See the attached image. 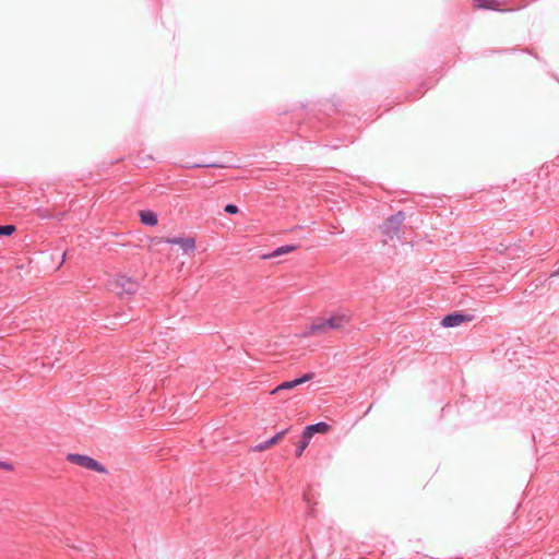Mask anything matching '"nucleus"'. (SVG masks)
<instances>
[{"mask_svg": "<svg viewBox=\"0 0 559 559\" xmlns=\"http://www.w3.org/2000/svg\"><path fill=\"white\" fill-rule=\"evenodd\" d=\"M66 459L68 462L84 467L86 469L103 474L107 473V468L103 464H100L98 461L94 460L88 455L69 453Z\"/></svg>", "mask_w": 559, "mask_h": 559, "instance_id": "4", "label": "nucleus"}, {"mask_svg": "<svg viewBox=\"0 0 559 559\" xmlns=\"http://www.w3.org/2000/svg\"><path fill=\"white\" fill-rule=\"evenodd\" d=\"M417 98H418L417 94H409V95H406V97H405L406 100H414Z\"/></svg>", "mask_w": 559, "mask_h": 559, "instance_id": "20", "label": "nucleus"}, {"mask_svg": "<svg viewBox=\"0 0 559 559\" xmlns=\"http://www.w3.org/2000/svg\"><path fill=\"white\" fill-rule=\"evenodd\" d=\"M405 213L403 211H399L395 214L389 216L383 224L380 226L381 233L386 237L384 242L388 239L392 240L395 237L401 238L402 226L405 221Z\"/></svg>", "mask_w": 559, "mask_h": 559, "instance_id": "3", "label": "nucleus"}, {"mask_svg": "<svg viewBox=\"0 0 559 559\" xmlns=\"http://www.w3.org/2000/svg\"><path fill=\"white\" fill-rule=\"evenodd\" d=\"M309 442L310 440L309 439H304V435L301 433V439L299 440L298 444H297V448H296V456H301L304 451L307 449V447L309 445Z\"/></svg>", "mask_w": 559, "mask_h": 559, "instance_id": "13", "label": "nucleus"}, {"mask_svg": "<svg viewBox=\"0 0 559 559\" xmlns=\"http://www.w3.org/2000/svg\"><path fill=\"white\" fill-rule=\"evenodd\" d=\"M353 313L349 310L332 312L328 318H317L307 326L302 336L309 337L316 334H326L330 331L342 332L352 322Z\"/></svg>", "mask_w": 559, "mask_h": 559, "instance_id": "1", "label": "nucleus"}, {"mask_svg": "<svg viewBox=\"0 0 559 559\" xmlns=\"http://www.w3.org/2000/svg\"><path fill=\"white\" fill-rule=\"evenodd\" d=\"M141 223L147 226H155L158 222L157 214L150 210L140 211Z\"/></svg>", "mask_w": 559, "mask_h": 559, "instance_id": "10", "label": "nucleus"}, {"mask_svg": "<svg viewBox=\"0 0 559 559\" xmlns=\"http://www.w3.org/2000/svg\"><path fill=\"white\" fill-rule=\"evenodd\" d=\"M297 249H298V246H295V245L281 246L278 248H276L275 250H273L270 254L264 255V258H276V257L293 252Z\"/></svg>", "mask_w": 559, "mask_h": 559, "instance_id": "11", "label": "nucleus"}, {"mask_svg": "<svg viewBox=\"0 0 559 559\" xmlns=\"http://www.w3.org/2000/svg\"><path fill=\"white\" fill-rule=\"evenodd\" d=\"M336 111H337V109H336V107L333 104H325L324 105V112L326 115H330V114L336 112Z\"/></svg>", "mask_w": 559, "mask_h": 559, "instance_id": "18", "label": "nucleus"}, {"mask_svg": "<svg viewBox=\"0 0 559 559\" xmlns=\"http://www.w3.org/2000/svg\"><path fill=\"white\" fill-rule=\"evenodd\" d=\"M227 214L235 215L239 212V209L235 204H227L224 209Z\"/></svg>", "mask_w": 559, "mask_h": 559, "instance_id": "15", "label": "nucleus"}, {"mask_svg": "<svg viewBox=\"0 0 559 559\" xmlns=\"http://www.w3.org/2000/svg\"><path fill=\"white\" fill-rule=\"evenodd\" d=\"M310 426L316 433H326L331 429V426L323 421H320V423H317V424H313Z\"/></svg>", "mask_w": 559, "mask_h": 559, "instance_id": "12", "label": "nucleus"}, {"mask_svg": "<svg viewBox=\"0 0 559 559\" xmlns=\"http://www.w3.org/2000/svg\"><path fill=\"white\" fill-rule=\"evenodd\" d=\"M108 288L120 297L131 296L139 290L140 284L135 278L117 275L108 282Z\"/></svg>", "mask_w": 559, "mask_h": 559, "instance_id": "2", "label": "nucleus"}, {"mask_svg": "<svg viewBox=\"0 0 559 559\" xmlns=\"http://www.w3.org/2000/svg\"><path fill=\"white\" fill-rule=\"evenodd\" d=\"M165 242L171 245H179L186 253L189 251H193L195 248V240L192 237L167 238L165 239Z\"/></svg>", "mask_w": 559, "mask_h": 559, "instance_id": "7", "label": "nucleus"}, {"mask_svg": "<svg viewBox=\"0 0 559 559\" xmlns=\"http://www.w3.org/2000/svg\"><path fill=\"white\" fill-rule=\"evenodd\" d=\"M192 168H201V167H214V168H219V167H223V165H219V164H215V163H212V164H194L191 166Z\"/></svg>", "mask_w": 559, "mask_h": 559, "instance_id": "17", "label": "nucleus"}, {"mask_svg": "<svg viewBox=\"0 0 559 559\" xmlns=\"http://www.w3.org/2000/svg\"><path fill=\"white\" fill-rule=\"evenodd\" d=\"M302 435H304V439H309L311 440V438L316 435V432L313 431V429L311 428V426H307L304 431H302Z\"/></svg>", "mask_w": 559, "mask_h": 559, "instance_id": "16", "label": "nucleus"}, {"mask_svg": "<svg viewBox=\"0 0 559 559\" xmlns=\"http://www.w3.org/2000/svg\"><path fill=\"white\" fill-rule=\"evenodd\" d=\"M473 320H474L473 314L455 311V312L447 314L442 319L441 324L445 328H454V326L460 325L463 322H469Z\"/></svg>", "mask_w": 559, "mask_h": 559, "instance_id": "5", "label": "nucleus"}, {"mask_svg": "<svg viewBox=\"0 0 559 559\" xmlns=\"http://www.w3.org/2000/svg\"><path fill=\"white\" fill-rule=\"evenodd\" d=\"M314 377V373L313 372H308V373H305L302 377L300 378H297V379H294L292 381H285L283 382L282 384H280L274 391L273 393H276L278 391H282V390H290V389H294L296 388L297 385L301 384V383H305L307 381H310L311 379H313Z\"/></svg>", "mask_w": 559, "mask_h": 559, "instance_id": "8", "label": "nucleus"}, {"mask_svg": "<svg viewBox=\"0 0 559 559\" xmlns=\"http://www.w3.org/2000/svg\"><path fill=\"white\" fill-rule=\"evenodd\" d=\"M288 429H284L280 432H277L275 436H273L271 439L264 441V442H261L259 444H257L253 450L254 451H264L269 448H271L272 445L276 444L286 433H287Z\"/></svg>", "mask_w": 559, "mask_h": 559, "instance_id": "9", "label": "nucleus"}, {"mask_svg": "<svg viewBox=\"0 0 559 559\" xmlns=\"http://www.w3.org/2000/svg\"><path fill=\"white\" fill-rule=\"evenodd\" d=\"M15 230H16L15 225H0V238L9 237L13 233H15Z\"/></svg>", "mask_w": 559, "mask_h": 559, "instance_id": "14", "label": "nucleus"}, {"mask_svg": "<svg viewBox=\"0 0 559 559\" xmlns=\"http://www.w3.org/2000/svg\"><path fill=\"white\" fill-rule=\"evenodd\" d=\"M473 9L479 10V9H486V10H493L499 12H506L510 11L509 9H502L500 5L499 0H473L472 2Z\"/></svg>", "mask_w": 559, "mask_h": 559, "instance_id": "6", "label": "nucleus"}, {"mask_svg": "<svg viewBox=\"0 0 559 559\" xmlns=\"http://www.w3.org/2000/svg\"><path fill=\"white\" fill-rule=\"evenodd\" d=\"M0 468L5 469V471H12L13 466H12V464H10L8 462L0 461Z\"/></svg>", "mask_w": 559, "mask_h": 559, "instance_id": "19", "label": "nucleus"}]
</instances>
